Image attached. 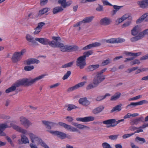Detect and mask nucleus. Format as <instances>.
Returning a JSON list of instances; mask_svg holds the SVG:
<instances>
[{
  "label": "nucleus",
  "instance_id": "1",
  "mask_svg": "<svg viewBox=\"0 0 148 148\" xmlns=\"http://www.w3.org/2000/svg\"><path fill=\"white\" fill-rule=\"evenodd\" d=\"M45 75H42L34 78H25L22 79L17 80L10 87L6 90L5 92L8 93L10 92L14 91L16 89V87L21 86H29L35 84L39 80L44 78Z\"/></svg>",
  "mask_w": 148,
  "mask_h": 148
},
{
  "label": "nucleus",
  "instance_id": "2",
  "mask_svg": "<svg viewBox=\"0 0 148 148\" xmlns=\"http://www.w3.org/2000/svg\"><path fill=\"white\" fill-rule=\"evenodd\" d=\"M105 79V77L103 75H97L93 78L92 83L88 84L86 87V89L89 90L96 88Z\"/></svg>",
  "mask_w": 148,
  "mask_h": 148
},
{
  "label": "nucleus",
  "instance_id": "3",
  "mask_svg": "<svg viewBox=\"0 0 148 148\" xmlns=\"http://www.w3.org/2000/svg\"><path fill=\"white\" fill-rule=\"evenodd\" d=\"M58 47H59L60 50L63 52L75 51L78 49L77 47L68 45H64L63 43H60V42L59 44Z\"/></svg>",
  "mask_w": 148,
  "mask_h": 148
},
{
  "label": "nucleus",
  "instance_id": "4",
  "mask_svg": "<svg viewBox=\"0 0 148 148\" xmlns=\"http://www.w3.org/2000/svg\"><path fill=\"white\" fill-rule=\"evenodd\" d=\"M145 35H148V29L140 32L138 36L131 38L130 40L133 42L138 41L143 38Z\"/></svg>",
  "mask_w": 148,
  "mask_h": 148
},
{
  "label": "nucleus",
  "instance_id": "5",
  "mask_svg": "<svg viewBox=\"0 0 148 148\" xmlns=\"http://www.w3.org/2000/svg\"><path fill=\"white\" fill-rule=\"evenodd\" d=\"M52 39L55 40V41L54 40L50 41L49 40L48 45H49L52 47L56 48L58 47L59 42L61 40L59 36H53L52 37Z\"/></svg>",
  "mask_w": 148,
  "mask_h": 148
},
{
  "label": "nucleus",
  "instance_id": "6",
  "mask_svg": "<svg viewBox=\"0 0 148 148\" xmlns=\"http://www.w3.org/2000/svg\"><path fill=\"white\" fill-rule=\"evenodd\" d=\"M148 103V101L146 100H143L137 102H132L127 105L126 107V109H130L137 106L142 105L144 104Z\"/></svg>",
  "mask_w": 148,
  "mask_h": 148
},
{
  "label": "nucleus",
  "instance_id": "7",
  "mask_svg": "<svg viewBox=\"0 0 148 148\" xmlns=\"http://www.w3.org/2000/svg\"><path fill=\"white\" fill-rule=\"evenodd\" d=\"M76 65L81 69H83L86 65V60L82 56L77 59Z\"/></svg>",
  "mask_w": 148,
  "mask_h": 148
},
{
  "label": "nucleus",
  "instance_id": "8",
  "mask_svg": "<svg viewBox=\"0 0 148 148\" xmlns=\"http://www.w3.org/2000/svg\"><path fill=\"white\" fill-rule=\"evenodd\" d=\"M125 40L124 39L121 38H110L105 40V42L108 43H122L125 42Z\"/></svg>",
  "mask_w": 148,
  "mask_h": 148
},
{
  "label": "nucleus",
  "instance_id": "9",
  "mask_svg": "<svg viewBox=\"0 0 148 148\" xmlns=\"http://www.w3.org/2000/svg\"><path fill=\"white\" fill-rule=\"evenodd\" d=\"M59 124L70 131L75 132H78V130L77 129L62 122H60L59 123Z\"/></svg>",
  "mask_w": 148,
  "mask_h": 148
},
{
  "label": "nucleus",
  "instance_id": "10",
  "mask_svg": "<svg viewBox=\"0 0 148 148\" xmlns=\"http://www.w3.org/2000/svg\"><path fill=\"white\" fill-rule=\"evenodd\" d=\"M47 131L49 132L51 134H54L55 135H56L58 137L61 139L66 138V134L63 132L58 131H49L48 130H47Z\"/></svg>",
  "mask_w": 148,
  "mask_h": 148
},
{
  "label": "nucleus",
  "instance_id": "11",
  "mask_svg": "<svg viewBox=\"0 0 148 148\" xmlns=\"http://www.w3.org/2000/svg\"><path fill=\"white\" fill-rule=\"evenodd\" d=\"M112 22V21L110 18L105 17L101 19L99 23L103 26H107L110 24Z\"/></svg>",
  "mask_w": 148,
  "mask_h": 148
},
{
  "label": "nucleus",
  "instance_id": "12",
  "mask_svg": "<svg viewBox=\"0 0 148 148\" xmlns=\"http://www.w3.org/2000/svg\"><path fill=\"white\" fill-rule=\"evenodd\" d=\"M139 7L142 9L148 8V0H142L138 1L137 2Z\"/></svg>",
  "mask_w": 148,
  "mask_h": 148
},
{
  "label": "nucleus",
  "instance_id": "13",
  "mask_svg": "<svg viewBox=\"0 0 148 148\" xmlns=\"http://www.w3.org/2000/svg\"><path fill=\"white\" fill-rule=\"evenodd\" d=\"M22 58V57L19 54V52H16L13 54L11 59L13 62L16 63L19 61Z\"/></svg>",
  "mask_w": 148,
  "mask_h": 148
},
{
  "label": "nucleus",
  "instance_id": "14",
  "mask_svg": "<svg viewBox=\"0 0 148 148\" xmlns=\"http://www.w3.org/2000/svg\"><path fill=\"white\" fill-rule=\"evenodd\" d=\"M21 123L25 126L29 127L32 123L26 118L22 116L20 118Z\"/></svg>",
  "mask_w": 148,
  "mask_h": 148
},
{
  "label": "nucleus",
  "instance_id": "15",
  "mask_svg": "<svg viewBox=\"0 0 148 148\" xmlns=\"http://www.w3.org/2000/svg\"><path fill=\"white\" fill-rule=\"evenodd\" d=\"M26 38L27 41L32 43V44H29L30 46L32 45H38L37 42L36 41L35 38L34 39L33 37L30 35L27 34L26 36Z\"/></svg>",
  "mask_w": 148,
  "mask_h": 148
},
{
  "label": "nucleus",
  "instance_id": "16",
  "mask_svg": "<svg viewBox=\"0 0 148 148\" xmlns=\"http://www.w3.org/2000/svg\"><path fill=\"white\" fill-rule=\"evenodd\" d=\"M76 119L77 121L87 122L94 121L95 120V118L92 116H89L83 118H77Z\"/></svg>",
  "mask_w": 148,
  "mask_h": 148
},
{
  "label": "nucleus",
  "instance_id": "17",
  "mask_svg": "<svg viewBox=\"0 0 148 148\" xmlns=\"http://www.w3.org/2000/svg\"><path fill=\"white\" fill-rule=\"evenodd\" d=\"M86 83V82H80L75 85L69 88L67 90V91L69 92H71L76 90L79 87H82Z\"/></svg>",
  "mask_w": 148,
  "mask_h": 148
},
{
  "label": "nucleus",
  "instance_id": "18",
  "mask_svg": "<svg viewBox=\"0 0 148 148\" xmlns=\"http://www.w3.org/2000/svg\"><path fill=\"white\" fill-rule=\"evenodd\" d=\"M141 30L139 26L136 25L134 27L131 31V34L133 36H136L138 35L140 32Z\"/></svg>",
  "mask_w": 148,
  "mask_h": 148
},
{
  "label": "nucleus",
  "instance_id": "19",
  "mask_svg": "<svg viewBox=\"0 0 148 148\" xmlns=\"http://www.w3.org/2000/svg\"><path fill=\"white\" fill-rule=\"evenodd\" d=\"M144 20L145 21H148V13H146L143 14L136 21V23H139L142 22Z\"/></svg>",
  "mask_w": 148,
  "mask_h": 148
},
{
  "label": "nucleus",
  "instance_id": "20",
  "mask_svg": "<svg viewBox=\"0 0 148 148\" xmlns=\"http://www.w3.org/2000/svg\"><path fill=\"white\" fill-rule=\"evenodd\" d=\"M39 61L35 58H30L24 62V64L27 65H30L34 63L38 64Z\"/></svg>",
  "mask_w": 148,
  "mask_h": 148
},
{
  "label": "nucleus",
  "instance_id": "21",
  "mask_svg": "<svg viewBox=\"0 0 148 148\" xmlns=\"http://www.w3.org/2000/svg\"><path fill=\"white\" fill-rule=\"evenodd\" d=\"M79 102L80 104L85 106H87L90 104V101L86 97L80 98L79 100Z\"/></svg>",
  "mask_w": 148,
  "mask_h": 148
},
{
  "label": "nucleus",
  "instance_id": "22",
  "mask_svg": "<svg viewBox=\"0 0 148 148\" xmlns=\"http://www.w3.org/2000/svg\"><path fill=\"white\" fill-rule=\"evenodd\" d=\"M28 134L32 143H34L35 141L38 142L39 140L41 139L40 138H38L37 136L32 133H29Z\"/></svg>",
  "mask_w": 148,
  "mask_h": 148
},
{
  "label": "nucleus",
  "instance_id": "23",
  "mask_svg": "<svg viewBox=\"0 0 148 148\" xmlns=\"http://www.w3.org/2000/svg\"><path fill=\"white\" fill-rule=\"evenodd\" d=\"M28 134L32 143H34L35 141L38 142L39 140L41 139L40 138H38L37 136L32 133H29Z\"/></svg>",
  "mask_w": 148,
  "mask_h": 148
},
{
  "label": "nucleus",
  "instance_id": "24",
  "mask_svg": "<svg viewBox=\"0 0 148 148\" xmlns=\"http://www.w3.org/2000/svg\"><path fill=\"white\" fill-rule=\"evenodd\" d=\"M42 123L45 125L46 128L49 129H51V127L55 125L56 123L51 122H49L45 121H42Z\"/></svg>",
  "mask_w": 148,
  "mask_h": 148
},
{
  "label": "nucleus",
  "instance_id": "25",
  "mask_svg": "<svg viewBox=\"0 0 148 148\" xmlns=\"http://www.w3.org/2000/svg\"><path fill=\"white\" fill-rule=\"evenodd\" d=\"M36 41H38L40 43L44 45H47L48 42L49 40L46 38H35Z\"/></svg>",
  "mask_w": 148,
  "mask_h": 148
},
{
  "label": "nucleus",
  "instance_id": "26",
  "mask_svg": "<svg viewBox=\"0 0 148 148\" xmlns=\"http://www.w3.org/2000/svg\"><path fill=\"white\" fill-rule=\"evenodd\" d=\"M104 107L100 106L95 108L92 111V113L95 114H97L101 112L104 109Z\"/></svg>",
  "mask_w": 148,
  "mask_h": 148
},
{
  "label": "nucleus",
  "instance_id": "27",
  "mask_svg": "<svg viewBox=\"0 0 148 148\" xmlns=\"http://www.w3.org/2000/svg\"><path fill=\"white\" fill-rule=\"evenodd\" d=\"M58 3L61 4V6L62 8H65L69 6L71 3L66 2V0H59L58 1Z\"/></svg>",
  "mask_w": 148,
  "mask_h": 148
},
{
  "label": "nucleus",
  "instance_id": "28",
  "mask_svg": "<svg viewBox=\"0 0 148 148\" xmlns=\"http://www.w3.org/2000/svg\"><path fill=\"white\" fill-rule=\"evenodd\" d=\"M140 121L142 122L144 121V118L143 116H140L138 118L132 120L131 122V124L132 125L135 124L137 125Z\"/></svg>",
  "mask_w": 148,
  "mask_h": 148
},
{
  "label": "nucleus",
  "instance_id": "29",
  "mask_svg": "<svg viewBox=\"0 0 148 148\" xmlns=\"http://www.w3.org/2000/svg\"><path fill=\"white\" fill-rule=\"evenodd\" d=\"M94 18V16H91L86 17L84 18V19L82 21V23H89L91 22L93 20Z\"/></svg>",
  "mask_w": 148,
  "mask_h": 148
},
{
  "label": "nucleus",
  "instance_id": "30",
  "mask_svg": "<svg viewBox=\"0 0 148 148\" xmlns=\"http://www.w3.org/2000/svg\"><path fill=\"white\" fill-rule=\"evenodd\" d=\"M72 124L80 129H82L84 128H87L88 129H90L89 127L74 122H72Z\"/></svg>",
  "mask_w": 148,
  "mask_h": 148
},
{
  "label": "nucleus",
  "instance_id": "31",
  "mask_svg": "<svg viewBox=\"0 0 148 148\" xmlns=\"http://www.w3.org/2000/svg\"><path fill=\"white\" fill-rule=\"evenodd\" d=\"M3 127L2 128L0 127V136H5V134L3 132L5 129L7 128H10V126H8L6 123H4L3 125Z\"/></svg>",
  "mask_w": 148,
  "mask_h": 148
},
{
  "label": "nucleus",
  "instance_id": "32",
  "mask_svg": "<svg viewBox=\"0 0 148 148\" xmlns=\"http://www.w3.org/2000/svg\"><path fill=\"white\" fill-rule=\"evenodd\" d=\"M116 122V120L115 119H112L103 121V123L106 125L113 124L115 123Z\"/></svg>",
  "mask_w": 148,
  "mask_h": 148
},
{
  "label": "nucleus",
  "instance_id": "33",
  "mask_svg": "<svg viewBox=\"0 0 148 148\" xmlns=\"http://www.w3.org/2000/svg\"><path fill=\"white\" fill-rule=\"evenodd\" d=\"M122 104H120L116 105L114 107L111 111V113H112L114 112H119L121 110Z\"/></svg>",
  "mask_w": 148,
  "mask_h": 148
},
{
  "label": "nucleus",
  "instance_id": "34",
  "mask_svg": "<svg viewBox=\"0 0 148 148\" xmlns=\"http://www.w3.org/2000/svg\"><path fill=\"white\" fill-rule=\"evenodd\" d=\"M63 9L61 7H57L53 9L52 12L54 14H56L62 11Z\"/></svg>",
  "mask_w": 148,
  "mask_h": 148
},
{
  "label": "nucleus",
  "instance_id": "35",
  "mask_svg": "<svg viewBox=\"0 0 148 148\" xmlns=\"http://www.w3.org/2000/svg\"><path fill=\"white\" fill-rule=\"evenodd\" d=\"M112 6L114 9L112 10V15H115L118 11L123 7L122 6H120L117 5H113Z\"/></svg>",
  "mask_w": 148,
  "mask_h": 148
},
{
  "label": "nucleus",
  "instance_id": "36",
  "mask_svg": "<svg viewBox=\"0 0 148 148\" xmlns=\"http://www.w3.org/2000/svg\"><path fill=\"white\" fill-rule=\"evenodd\" d=\"M49 9L50 8H47L41 9L39 11L38 13V16H40L41 15L47 13L49 11Z\"/></svg>",
  "mask_w": 148,
  "mask_h": 148
},
{
  "label": "nucleus",
  "instance_id": "37",
  "mask_svg": "<svg viewBox=\"0 0 148 148\" xmlns=\"http://www.w3.org/2000/svg\"><path fill=\"white\" fill-rule=\"evenodd\" d=\"M21 141L23 143H29V140L28 138L24 135H21Z\"/></svg>",
  "mask_w": 148,
  "mask_h": 148
},
{
  "label": "nucleus",
  "instance_id": "38",
  "mask_svg": "<svg viewBox=\"0 0 148 148\" xmlns=\"http://www.w3.org/2000/svg\"><path fill=\"white\" fill-rule=\"evenodd\" d=\"M101 45V44L99 42H95L94 43L90 44L87 45L88 48L89 49L93 47H96L99 46Z\"/></svg>",
  "mask_w": 148,
  "mask_h": 148
},
{
  "label": "nucleus",
  "instance_id": "39",
  "mask_svg": "<svg viewBox=\"0 0 148 148\" xmlns=\"http://www.w3.org/2000/svg\"><path fill=\"white\" fill-rule=\"evenodd\" d=\"M121 95V94L120 93H116L115 95L111 97L110 100L111 101H115L119 98Z\"/></svg>",
  "mask_w": 148,
  "mask_h": 148
},
{
  "label": "nucleus",
  "instance_id": "40",
  "mask_svg": "<svg viewBox=\"0 0 148 148\" xmlns=\"http://www.w3.org/2000/svg\"><path fill=\"white\" fill-rule=\"evenodd\" d=\"M92 51L89 50L86 52H85L83 53V55L82 56L85 60L86 57H88L90 55L92 54Z\"/></svg>",
  "mask_w": 148,
  "mask_h": 148
},
{
  "label": "nucleus",
  "instance_id": "41",
  "mask_svg": "<svg viewBox=\"0 0 148 148\" xmlns=\"http://www.w3.org/2000/svg\"><path fill=\"white\" fill-rule=\"evenodd\" d=\"M110 95L109 93H106L104 96H100L96 98V100L97 101H100L105 99L107 97L109 96Z\"/></svg>",
  "mask_w": 148,
  "mask_h": 148
},
{
  "label": "nucleus",
  "instance_id": "42",
  "mask_svg": "<svg viewBox=\"0 0 148 148\" xmlns=\"http://www.w3.org/2000/svg\"><path fill=\"white\" fill-rule=\"evenodd\" d=\"M111 60L110 59L108 58L106 60L103 61L102 64V66H105L111 63Z\"/></svg>",
  "mask_w": 148,
  "mask_h": 148
},
{
  "label": "nucleus",
  "instance_id": "43",
  "mask_svg": "<svg viewBox=\"0 0 148 148\" xmlns=\"http://www.w3.org/2000/svg\"><path fill=\"white\" fill-rule=\"evenodd\" d=\"M40 145L45 148H49V147L46 144V143L40 139L38 141Z\"/></svg>",
  "mask_w": 148,
  "mask_h": 148
},
{
  "label": "nucleus",
  "instance_id": "44",
  "mask_svg": "<svg viewBox=\"0 0 148 148\" xmlns=\"http://www.w3.org/2000/svg\"><path fill=\"white\" fill-rule=\"evenodd\" d=\"M73 64V62H70L68 63L65 64L63 65L61 67L62 68H66L71 67Z\"/></svg>",
  "mask_w": 148,
  "mask_h": 148
},
{
  "label": "nucleus",
  "instance_id": "45",
  "mask_svg": "<svg viewBox=\"0 0 148 148\" xmlns=\"http://www.w3.org/2000/svg\"><path fill=\"white\" fill-rule=\"evenodd\" d=\"M34 68L33 66H25L24 68V69L27 71H29L33 69Z\"/></svg>",
  "mask_w": 148,
  "mask_h": 148
},
{
  "label": "nucleus",
  "instance_id": "46",
  "mask_svg": "<svg viewBox=\"0 0 148 148\" xmlns=\"http://www.w3.org/2000/svg\"><path fill=\"white\" fill-rule=\"evenodd\" d=\"M77 107L75 105L72 104H69L68 106L67 110L70 111L73 109L77 108Z\"/></svg>",
  "mask_w": 148,
  "mask_h": 148
},
{
  "label": "nucleus",
  "instance_id": "47",
  "mask_svg": "<svg viewBox=\"0 0 148 148\" xmlns=\"http://www.w3.org/2000/svg\"><path fill=\"white\" fill-rule=\"evenodd\" d=\"M103 148H112L110 145L106 142H104L102 144Z\"/></svg>",
  "mask_w": 148,
  "mask_h": 148
},
{
  "label": "nucleus",
  "instance_id": "48",
  "mask_svg": "<svg viewBox=\"0 0 148 148\" xmlns=\"http://www.w3.org/2000/svg\"><path fill=\"white\" fill-rule=\"evenodd\" d=\"M119 136V135H111L108 136V138L109 139L112 140H116Z\"/></svg>",
  "mask_w": 148,
  "mask_h": 148
},
{
  "label": "nucleus",
  "instance_id": "49",
  "mask_svg": "<svg viewBox=\"0 0 148 148\" xmlns=\"http://www.w3.org/2000/svg\"><path fill=\"white\" fill-rule=\"evenodd\" d=\"M124 121V119H121V120H119L117 121H116V123H114L113 124H112L111 125H110L109 126H108V127H114V126H116L117 124H119L120 122Z\"/></svg>",
  "mask_w": 148,
  "mask_h": 148
},
{
  "label": "nucleus",
  "instance_id": "50",
  "mask_svg": "<svg viewBox=\"0 0 148 148\" xmlns=\"http://www.w3.org/2000/svg\"><path fill=\"white\" fill-rule=\"evenodd\" d=\"M96 10L99 12H101L103 10V6L100 4L98 5V6L96 8Z\"/></svg>",
  "mask_w": 148,
  "mask_h": 148
},
{
  "label": "nucleus",
  "instance_id": "51",
  "mask_svg": "<svg viewBox=\"0 0 148 148\" xmlns=\"http://www.w3.org/2000/svg\"><path fill=\"white\" fill-rule=\"evenodd\" d=\"M124 21V20L122 16L121 18H118L117 20L115 21V23L116 24L118 25Z\"/></svg>",
  "mask_w": 148,
  "mask_h": 148
},
{
  "label": "nucleus",
  "instance_id": "52",
  "mask_svg": "<svg viewBox=\"0 0 148 148\" xmlns=\"http://www.w3.org/2000/svg\"><path fill=\"white\" fill-rule=\"evenodd\" d=\"M138 67H133L131 69H128L127 70V73H130L132 71H135L138 69Z\"/></svg>",
  "mask_w": 148,
  "mask_h": 148
},
{
  "label": "nucleus",
  "instance_id": "53",
  "mask_svg": "<svg viewBox=\"0 0 148 148\" xmlns=\"http://www.w3.org/2000/svg\"><path fill=\"white\" fill-rule=\"evenodd\" d=\"M134 134V133H131L130 134H127L123 135L122 137L123 139H126L127 138L130 137Z\"/></svg>",
  "mask_w": 148,
  "mask_h": 148
},
{
  "label": "nucleus",
  "instance_id": "54",
  "mask_svg": "<svg viewBox=\"0 0 148 148\" xmlns=\"http://www.w3.org/2000/svg\"><path fill=\"white\" fill-rule=\"evenodd\" d=\"M35 31L34 32V34L36 35L38 34L40 32L41 29L40 28H39L37 26L35 29Z\"/></svg>",
  "mask_w": 148,
  "mask_h": 148
},
{
  "label": "nucleus",
  "instance_id": "55",
  "mask_svg": "<svg viewBox=\"0 0 148 148\" xmlns=\"http://www.w3.org/2000/svg\"><path fill=\"white\" fill-rule=\"evenodd\" d=\"M60 84V83H57L55 84L51 85L49 86L50 88H55L58 87Z\"/></svg>",
  "mask_w": 148,
  "mask_h": 148
},
{
  "label": "nucleus",
  "instance_id": "56",
  "mask_svg": "<svg viewBox=\"0 0 148 148\" xmlns=\"http://www.w3.org/2000/svg\"><path fill=\"white\" fill-rule=\"evenodd\" d=\"M136 140H138L139 141H141L142 142V143H143L145 142L146 141L145 139L143 138H140L139 137H137L136 138Z\"/></svg>",
  "mask_w": 148,
  "mask_h": 148
},
{
  "label": "nucleus",
  "instance_id": "57",
  "mask_svg": "<svg viewBox=\"0 0 148 148\" xmlns=\"http://www.w3.org/2000/svg\"><path fill=\"white\" fill-rule=\"evenodd\" d=\"M142 96L141 95H139L138 96H137L135 97L131 98L129 99V100L130 101L131 100H136L140 98Z\"/></svg>",
  "mask_w": 148,
  "mask_h": 148
},
{
  "label": "nucleus",
  "instance_id": "58",
  "mask_svg": "<svg viewBox=\"0 0 148 148\" xmlns=\"http://www.w3.org/2000/svg\"><path fill=\"white\" fill-rule=\"evenodd\" d=\"M11 126H12L14 129L16 130L17 131L19 132L20 129L21 128L20 127L17 126L15 125H13L12 124H11Z\"/></svg>",
  "mask_w": 148,
  "mask_h": 148
},
{
  "label": "nucleus",
  "instance_id": "59",
  "mask_svg": "<svg viewBox=\"0 0 148 148\" xmlns=\"http://www.w3.org/2000/svg\"><path fill=\"white\" fill-rule=\"evenodd\" d=\"M131 21H128L126 23H124L122 25V27H128L129 26L131 23Z\"/></svg>",
  "mask_w": 148,
  "mask_h": 148
},
{
  "label": "nucleus",
  "instance_id": "60",
  "mask_svg": "<svg viewBox=\"0 0 148 148\" xmlns=\"http://www.w3.org/2000/svg\"><path fill=\"white\" fill-rule=\"evenodd\" d=\"M40 5H44L46 4L48 2V0H40Z\"/></svg>",
  "mask_w": 148,
  "mask_h": 148
},
{
  "label": "nucleus",
  "instance_id": "61",
  "mask_svg": "<svg viewBox=\"0 0 148 148\" xmlns=\"http://www.w3.org/2000/svg\"><path fill=\"white\" fill-rule=\"evenodd\" d=\"M87 71H91L94 70L92 65L88 66L86 69Z\"/></svg>",
  "mask_w": 148,
  "mask_h": 148
},
{
  "label": "nucleus",
  "instance_id": "62",
  "mask_svg": "<svg viewBox=\"0 0 148 148\" xmlns=\"http://www.w3.org/2000/svg\"><path fill=\"white\" fill-rule=\"evenodd\" d=\"M102 2L103 4L104 5H108L110 6H113V5L109 3L108 1H104V0H102Z\"/></svg>",
  "mask_w": 148,
  "mask_h": 148
},
{
  "label": "nucleus",
  "instance_id": "63",
  "mask_svg": "<svg viewBox=\"0 0 148 148\" xmlns=\"http://www.w3.org/2000/svg\"><path fill=\"white\" fill-rule=\"evenodd\" d=\"M148 59V53L146 55L144 56L141 57L140 58V60H146Z\"/></svg>",
  "mask_w": 148,
  "mask_h": 148
},
{
  "label": "nucleus",
  "instance_id": "64",
  "mask_svg": "<svg viewBox=\"0 0 148 148\" xmlns=\"http://www.w3.org/2000/svg\"><path fill=\"white\" fill-rule=\"evenodd\" d=\"M122 17L124 19V20L129 18H130V19H132V17L130 16V15L128 14H125L122 16Z\"/></svg>",
  "mask_w": 148,
  "mask_h": 148
}]
</instances>
